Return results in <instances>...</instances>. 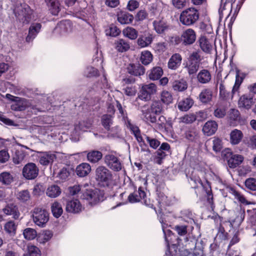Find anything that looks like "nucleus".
<instances>
[{"label": "nucleus", "mask_w": 256, "mask_h": 256, "mask_svg": "<svg viewBox=\"0 0 256 256\" xmlns=\"http://www.w3.org/2000/svg\"><path fill=\"white\" fill-rule=\"evenodd\" d=\"M163 232L169 252L172 256H203V251L200 248H195L192 252L187 249L178 250L177 246L172 242V237L174 236L172 232L170 230L164 229Z\"/></svg>", "instance_id": "f257e3e1"}, {"label": "nucleus", "mask_w": 256, "mask_h": 256, "mask_svg": "<svg viewBox=\"0 0 256 256\" xmlns=\"http://www.w3.org/2000/svg\"><path fill=\"white\" fill-rule=\"evenodd\" d=\"M14 12L16 20L22 24H28L32 20H34L32 10L25 3L17 4Z\"/></svg>", "instance_id": "f03ea898"}, {"label": "nucleus", "mask_w": 256, "mask_h": 256, "mask_svg": "<svg viewBox=\"0 0 256 256\" xmlns=\"http://www.w3.org/2000/svg\"><path fill=\"white\" fill-rule=\"evenodd\" d=\"M103 192L98 189L90 188L86 187L80 198L86 200L90 204L94 205L103 200Z\"/></svg>", "instance_id": "7ed1b4c3"}, {"label": "nucleus", "mask_w": 256, "mask_h": 256, "mask_svg": "<svg viewBox=\"0 0 256 256\" xmlns=\"http://www.w3.org/2000/svg\"><path fill=\"white\" fill-rule=\"evenodd\" d=\"M96 180L102 186H108L112 182L110 172L104 166H99L96 170Z\"/></svg>", "instance_id": "20e7f679"}, {"label": "nucleus", "mask_w": 256, "mask_h": 256, "mask_svg": "<svg viewBox=\"0 0 256 256\" xmlns=\"http://www.w3.org/2000/svg\"><path fill=\"white\" fill-rule=\"evenodd\" d=\"M198 12L193 8H190L184 10L180 15V22L184 25L190 26L194 24L198 19Z\"/></svg>", "instance_id": "39448f33"}, {"label": "nucleus", "mask_w": 256, "mask_h": 256, "mask_svg": "<svg viewBox=\"0 0 256 256\" xmlns=\"http://www.w3.org/2000/svg\"><path fill=\"white\" fill-rule=\"evenodd\" d=\"M32 216L34 224L41 228L45 226L49 220L48 213L46 210L40 208H34Z\"/></svg>", "instance_id": "423d86ee"}, {"label": "nucleus", "mask_w": 256, "mask_h": 256, "mask_svg": "<svg viewBox=\"0 0 256 256\" xmlns=\"http://www.w3.org/2000/svg\"><path fill=\"white\" fill-rule=\"evenodd\" d=\"M128 200L130 203L140 202L146 206H152L150 198H147L145 192L142 187L138 188V192L130 194L128 197Z\"/></svg>", "instance_id": "0eeeda50"}, {"label": "nucleus", "mask_w": 256, "mask_h": 256, "mask_svg": "<svg viewBox=\"0 0 256 256\" xmlns=\"http://www.w3.org/2000/svg\"><path fill=\"white\" fill-rule=\"evenodd\" d=\"M157 92V86L154 83L143 84L142 86L138 98L143 100L148 101L151 99L152 95Z\"/></svg>", "instance_id": "6e6552de"}, {"label": "nucleus", "mask_w": 256, "mask_h": 256, "mask_svg": "<svg viewBox=\"0 0 256 256\" xmlns=\"http://www.w3.org/2000/svg\"><path fill=\"white\" fill-rule=\"evenodd\" d=\"M200 62V58L198 52H194L190 56L186 66L190 75L196 74L198 70Z\"/></svg>", "instance_id": "1a4fd4ad"}, {"label": "nucleus", "mask_w": 256, "mask_h": 256, "mask_svg": "<svg viewBox=\"0 0 256 256\" xmlns=\"http://www.w3.org/2000/svg\"><path fill=\"white\" fill-rule=\"evenodd\" d=\"M38 168L33 162H28L26 164L22 170L23 176L28 180H32L36 178L38 176Z\"/></svg>", "instance_id": "9d476101"}, {"label": "nucleus", "mask_w": 256, "mask_h": 256, "mask_svg": "<svg viewBox=\"0 0 256 256\" xmlns=\"http://www.w3.org/2000/svg\"><path fill=\"white\" fill-rule=\"evenodd\" d=\"M224 157L227 160L230 168H235L243 161L244 158L240 154H233L230 150H226L223 152Z\"/></svg>", "instance_id": "9b49d317"}, {"label": "nucleus", "mask_w": 256, "mask_h": 256, "mask_svg": "<svg viewBox=\"0 0 256 256\" xmlns=\"http://www.w3.org/2000/svg\"><path fill=\"white\" fill-rule=\"evenodd\" d=\"M6 97L7 98L14 102V103L11 106V108L14 110H24L29 106V102L26 99L16 97L10 94H6Z\"/></svg>", "instance_id": "f8f14e48"}, {"label": "nucleus", "mask_w": 256, "mask_h": 256, "mask_svg": "<svg viewBox=\"0 0 256 256\" xmlns=\"http://www.w3.org/2000/svg\"><path fill=\"white\" fill-rule=\"evenodd\" d=\"M154 29L160 34H165L170 30V26L164 18H157L152 22Z\"/></svg>", "instance_id": "ddd939ff"}, {"label": "nucleus", "mask_w": 256, "mask_h": 256, "mask_svg": "<svg viewBox=\"0 0 256 256\" xmlns=\"http://www.w3.org/2000/svg\"><path fill=\"white\" fill-rule=\"evenodd\" d=\"M254 103V94L251 93L242 95L238 101L239 108H242L249 110Z\"/></svg>", "instance_id": "4468645a"}, {"label": "nucleus", "mask_w": 256, "mask_h": 256, "mask_svg": "<svg viewBox=\"0 0 256 256\" xmlns=\"http://www.w3.org/2000/svg\"><path fill=\"white\" fill-rule=\"evenodd\" d=\"M84 208L78 199L68 200L66 204V210L68 212L78 214L82 212Z\"/></svg>", "instance_id": "2eb2a0df"}, {"label": "nucleus", "mask_w": 256, "mask_h": 256, "mask_svg": "<svg viewBox=\"0 0 256 256\" xmlns=\"http://www.w3.org/2000/svg\"><path fill=\"white\" fill-rule=\"evenodd\" d=\"M196 40V34L192 28L184 30L181 35V40L184 45L192 44Z\"/></svg>", "instance_id": "dca6fc26"}, {"label": "nucleus", "mask_w": 256, "mask_h": 256, "mask_svg": "<svg viewBox=\"0 0 256 256\" xmlns=\"http://www.w3.org/2000/svg\"><path fill=\"white\" fill-rule=\"evenodd\" d=\"M105 162L110 168L114 171H119L122 169L120 162L118 158L114 155H106L105 157Z\"/></svg>", "instance_id": "f3484780"}, {"label": "nucleus", "mask_w": 256, "mask_h": 256, "mask_svg": "<svg viewBox=\"0 0 256 256\" xmlns=\"http://www.w3.org/2000/svg\"><path fill=\"white\" fill-rule=\"evenodd\" d=\"M90 126V124H86L84 122H80L78 124H76L72 131L71 136L72 138H74L76 140L77 137L82 132L86 131Z\"/></svg>", "instance_id": "a211bd4d"}, {"label": "nucleus", "mask_w": 256, "mask_h": 256, "mask_svg": "<svg viewBox=\"0 0 256 256\" xmlns=\"http://www.w3.org/2000/svg\"><path fill=\"white\" fill-rule=\"evenodd\" d=\"M41 28L42 25L40 23L32 24L29 28L28 34L26 37V42H32L40 32Z\"/></svg>", "instance_id": "6ab92c4d"}, {"label": "nucleus", "mask_w": 256, "mask_h": 256, "mask_svg": "<svg viewBox=\"0 0 256 256\" xmlns=\"http://www.w3.org/2000/svg\"><path fill=\"white\" fill-rule=\"evenodd\" d=\"M41 155L40 157V163L43 166H48L53 162L56 158V154L50 152H40Z\"/></svg>", "instance_id": "aec40b11"}, {"label": "nucleus", "mask_w": 256, "mask_h": 256, "mask_svg": "<svg viewBox=\"0 0 256 256\" xmlns=\"http://www.w3.org/2000/svg\"><path fill=\"white\" fill-rule=\"evenodd\" d=\"M118 21L122 24H126L131 23L133 20V16L126 12L119 11L117 14Z\"/></svg>", "instance_id": "412c9836"}, {"label": "nucleus", "mask_w": 256, "mask_h": 256, "mask_svg": "<svg viewBox=\"0 0 256 256\" xmlns=\"http://www.w3.org/2000/svg\"><path fill=\"white\" fill-rule=\"evenodd\" d=\"M154 37L152 34H146L140 36L137 40L138 46L141 48H145L150 45L153 41Z\"/></svg>", "instance_id": "4be33fe9"}, {"label": "nucleus", "mask_w": 256, "mask_h": 256, "mask_svg": "<svg viewBox=\"0 0 256 256\" xmlns=\"http://www.w3.org/2000/svg\"><path fill=\"white\" fill-rule=\"evenodd\" d=\"M197 80L202 84L208 83L212 79V75L210 71L206 69L200 70L196 76Z\"/></svg>", "instance_id": "5701e85b"}, {"label": "nucleus", "mask_w": 256, "mask_h": 256, "mask_svg": "<svg viewBox=\"0 0 256 256\" xmlns=\"http://www.w3.org/2000/svg\"><path fill=\"white\" fill-rule=\"evenodd\" d=\"M91 171V166L86 162H82L78 165L76 169V174L79 177L86 176Z\"/></svg>", "instance_id": "b1692460"}, {"label": "nucleus", "mask_w": 256, "mask_h": 256, "mask_svg": "<svg viewBox=\"0 0 256 256\" xmlns=\"http://www.w3.org/2000/svg\"><path fill=\"white\" fill-rule=\"evenodd\" d=\"M218 129V124L214 120H209L204 126L202 131L208 136L214 134Z\"/></svg>", "instance_id": "393cba45"}, {"label": "nucleus", "mask_w": 256, "mask_h": 256, "mask_svg": "<svg viewBox=\"0 0 256 256\" xmlns=\"http://www.w3.org/2000/svg\"><path fill=\"white\" fill-rule=\"evenodd\" d=\"M212 91L210 88H204L200 92L198 98L200 101L203 104L210 102L212 98Z\"/></svg>", "instance_id": "a878e982"}, {"label": "nucleus", "mask_w": 256, "mask_h": 256, "mask_svg": "<svg viewBox=\"0 0 256 256\" xmlns=\"http://www.w3.org/2000/svg\"><path fill=\"white\" fill-rule=\"evenodd\" d=\"M224 0H221L222 3L224 2ZM232 10V3L226 0L224 4H221L218 10V13L220 15V18L221 19L225 14L227 17L230 15V12Z\"/></svg>", "instance_id": "bb28decb"}, {"label": "nucleus", "mask_w": 256, "mask_h": 256, "mask_svg": "<svg viewBox=\"0 0 256 256\" xmlns=\"http://www.w3.org/2000/svg\"><path fill=\"white\" fill-rule=\"evenodd\" d=\"M127 70L129 74L136 76L143 75L145 72L144 66L140 64H130Z\"/></svg>", "instance_id": "cd10ccee"}, {"label": "nucleus", "mask_w": 256, "mask_h": 256, "mask_svg": "<svg viewBox=\"0 0 256 256\" xmlns=\"http://www.w3.org/2000/svg\"><path fill=\"white\" fill-rule=\"evenodd\" d=\"M200 48L205 52L210 53L212 50L213 46L212 43L204 36H201L199 40Z\"/></svg>", "instance_id": "c85d7f7f"}, {"label": "nucleus", "mask_w": 256, "mask_h": 256, "mask_svg": "<svg viewBox=\"0 0 256 256\" xmlns=\"http://www.w3.org/2000/svg\"><path fill=\"white\" fill-rule=\"evenodd\" d=\"M3 212L6 215H12L14 219H18L20 215L17 206L14 204H8L3 208Z\"/></svg>", "instance_id": "c756f323"}, {"label": "nucleus", "mask_w": 256, "mask_h": 256, "mask_svg": "<svg viewBox=\"0 0 256 256\" xmlns=\"http://www.w3.org/2000/svg\"><path fill=\"white\" fill-rule=\"evenodd\" d=\"M230 142L233 145L238 144L243 138V134L238 129L232 130L230 133Z\"/></svg>", "instance_id": "7c9ffc66"}, {"label": "nucleus", "mask_w": 256, "mask_h": 256, "mask_svg": "<svg viewBox=\"0 0 256 256\" xmlns=\"http://www.w3.org/2000/svg\"><path fill=\"white\" fill-rule=\"evenodd\" d=\"M182 58L181 56L178 54H173L170 58L168 62V68L172 70H176L180 64Z\"/></svg>", "instance_id": "2f4dec72"}, {"label": "nucleus", "mask_w": 256, "mask_h": 256, "mask_svg": "<svg viewBox=\"0 0 256 256\" xmlns=\"http://www.w3.org/2000/svg\"><path fill=\"white\" fill-rule=\"evenodd\" d=\"M49 10L51 14L53 15L56 16L58 14L60 10V3L58 0H45Z\"/></svg>", "instance_id": "473e14b6"}, {"label": "nucleus", "mask_w": 256, "mask_h": 256, "mask_svg": "<svg viewBox=\"0 0 256 256\" xmlns=\"http://www.w3.org/2000/svg\"><path fill=\"white\" fill-rule=\"evenodd\" d=\"M56 32H60L61 34H64L71 31V24L69 20H64L59 23L56 28Z\"/></svg>", "instance_id": "72a5a7b5"}, {"label": "nucleus", "mask_w": 256, "mask_h": 256, "mask_svg": "<svg viewBox=\"0 0 256 256\" xmlns=\"http://www.w3.org/2000/svg\"><path fill=\"white\" fill-rule=\"evenodd\" d=\"M61 189L57 185L52 184L48 186L46 190V194L51 198L58 197L61 194Z\"/></svg>", "instance_id": "f704fd0d"}, {"label": "nucleus", "mask_w": 256, "mask_h": 256, "mask_svg": "<svg viewBox=\"0 0 256 256\" xmlns=\"http://www.w3.org/2000/svg\"><path fill=\"white\" fill-rule=\"evenodd\" d=\"M142 118L148 124L156 123V118L155 116L152 114V112H150L148 109L142 110Z\"/></svg>", "instance_id": "c9c22d12"}, {"label": "nucleus", "mask_w": 256, "mask_h": 256, "mask_svg": "<svg viewBox=\"0 0 256 256\" xmlns=\"http://www.w3.org/2000/svg\"><path fill=\"white\" fill-rule=\"evenodd\" d=\"M160 100L164 104L168 105L173 102L172 94L166 90H163L160 95Z\"/></svg>", "instance_id": "e433bc0d"}, {"label": "nucleus", "mask_w": 256, "mask_h": 256, "mask_svg": "<svg viewBox=\"0 0 256 256\" xmlns=\"http://www.w3.org/2000/svg\"><path fill=\"white\" fill-rule=\"evenodd\" d=\"M115 48L119 52H124L128 50L130 45L128 42L123 39H119L114 42Z\"/></svg>", "instance_id": "4c0bfd02"}, {"label": "nucleus", "mask_w": 256, "mask_h": 256, "mask_svg": "<svg viewBox=\"0 0 256 256\" xmlns=\"http://www.w3.org/2000/svg\"><path fill=\"white\" fill-rule=\"evenodd\" d=\"M50 208L53 216L56 218L60 217L63 213L62 206L61 204L58 201H54L52 203Z\"/></svg>", "instance_id": "58836bf2"}, {"label": "nucleus", "mask_w": 256, "mask_h": 256, "mask_svg": "<svg viewBox=\"0 0 256 256\" xmlns=\"http://www.w3.org/2000/svg\"><path fill=\"white\" fill-rule=\"evenodd\" d=\"M13 181L14 176L10 172H4L0 174V182L2 184L9 186Z\"/></svg>", "instance_id": "ea45409f"}, {"label": "nucleus", "mask_w": 256, "mask_h": 256, "mask_svg": "<svg viewBox=\"0 0 256 256\" xmlns=\"http://www.w3.org/2000/svg\"><path fill=\"white\" fill-rule=\"evenodd\" d=\"M122 34L125 36L130 40H135L138 36V31L134 28L130 26H128L124 28L122 30Z\"/></svg>", "instance_id": "a19ab883"}, {"label": "nucleus", "mask_w": 256, "mask_h": 256, "mask_svg": "<svg viewBox=\"0 0 256 256\" xmlns=\"http://www.w3.org/2000/svg\"><path fill=\"white\" fill-rule=\"evenodd\" d=\"M102 154L98 150H92L87 154L88 160L92 163L98 162L102 158Z\"/></svg>", "instance_id": "79ce46f5"}, {"label": "nucleus", "mask_w": 256, "mask_h": 256, "mask_svg": "<svg viewBox=\"0 0 256 256\" xmlns=\"http://www.w3.org/2000/svg\"><path fill=\"white\" fill-rule=\"evenodd\" d=\"M162 69L160 66L153 68L148 74L149 78L153 80H158L162 75Z\"/></svg>", "instance_id": "37998d69"}, {"label": "nucleus", "mask_w": 256, "mask_h": 256, "mask_svg": "<svg viewBox=\"0 0 256 256\" xmlns=\"http://www.w3.org/2000/svg\"><path fill=\"white\" fill-rule=\"evenodd\" d=\"M52 232L50 230H44L40 234L37 238L38 241L41 244H44L50 240L52 237Z\"/></svg>", "instance_id": "c03bdc74"}, {"label": "nucleus", "mask_w": 256, "mask_h": 256, "mask_svg": "<svg viewBox=\"0 0 256 256\" xmlns=\"http://www.w3.org/2000/svg\"><path fill=\"white\" fill-rule=\"evenodd\" d=\"M17 226L14 222L10 220L7 222L4 226V230L10 236H14L16 234Z\"/></svg>", "instance_id": "a18cd8bd"}, {"label": "nucleus", "mask_w": 256, "mask_h": 256, "mask_svg": "<svg viewBox=\"0 0 256 256\" xmlns=\"http://www.w3.org/2000/svg\"><path fill=\"white\" fill-rule=\"evenodd\" d=\"M24 256H40V251L38 247L30 245L27 246L26 251L24 254Z\"/></svg>", "instance_id": "49530a36"}, {"label": "nucleus", "mask_w": 256, "mask_h": 256, "mask_svg": "<svg viewBox=\"0 0 256 256\" xmlns=\"http://www.w3.org/2000/svg\"><path fill=\"white\" fill-rule=\"evenodd\" d=\"M192 100L191 98H186L179 102L178 104V108L182 111H186L192 107Z\"/></svg>", "instance_id": "de8ad7c7"}, {"label": "nucleus", "mask_w": 256, "mask_h": 256, "mask_svg": "<svg viewBox=\"0 0 256 256\" xmlns=\"http://www.w3.org/2000/svg\"><path fill=\"white\" fill-rule=\"evenodd\" d=\"M112 123V116L111 114H104L102 116V124L106 130H109Z\"/></svg>", "instance_id": "09e8293b"}, {"label": "nucleus", "mask_w": 256, "mask_h": 256, "mask_svg": "<svg viewBox=\"0 0 256 256\" xmlns=\"http://www.w3.org/2000/svg\"><path fill=\"white\" fill-rule=\"evenodd\" d=\"M24 237L27 240H32L37 236L36 230L32 228H25L23 231Z\"/></svg>", "instance_id": "8fccbe9b"}, {"label": "nucleus", "mask_w": 256, "mask_h": 256, "mask_svg": "<svg viewBox=\"0 0 256 256\" xmlns=\"http://www.w3.org/2000/svg\"><path fill=\"white\" fill-rule=\"evenodd\" d=\"M188 85L186 81L183 80H176L173 82L172 88L174 90L182 92L187 88Z\"/></svg>", "instance_id": "3c124183"}, {"label": "nucleus", "mask_w": 256, "mask_h": 256, "mask_svg": "<svg viewBox=\"0 0 256 256\" xmlns=\"http://www.w3.org/2000/svg\"><path fill=\"white\" fill-rule=\"evenodd\" d=\"M140 60L142 64L148 65L152 61V55L149 51H144L141 54Z\"/></svg>", "instance_id": "603ef678"}, {"label": "nucleus", "mask_w": 256, "mask_h": 256, "mask_svg": "<svg viewBox=\"0 0 256 256\" xmlns=\"http://www.w3.org/2000/svg\"><path fill=\"white\" fill-rule=\"evenodd\" d=\"M17 198L22 202H26L30 198V194L28 190H22L18 192Z\"/></svg>", "instance_id": "864d4df0"}, {"label": "nucleus", "mask_w": 256, "mask_h": 256, "mask_svg": "<svg viewBox=\"0 0 256 256\" xmlns=\"http://www.w3.org/2000/svg\"><path fill=\"white\" fill-rule=\"evenodd\" d=\"M163 108L160 102L155 100L153 102L150 106L152 112L155 114H160L162 111Z\"/></svg>", "instance_id": "5fc2aeb1"}, {"label": "nucleus", "mask_w": 256, "mask_h": 256, "mask_svg": "<svg viewBox=\"0 0 256 256\" xmlns=\"http://www.w3.org/2000/svg\"><path fill=\"white\" fill-rule=\"evenodd\" d=\"M86 185L84 186H80L76 184L72 186H70L68 188L69 192L70 194L72 196H74L78 194L79 192L82 193V194L84 192V188H86Z\"/></svg>", "instance_id": "6e6d98bb"}, {"label": "nucleus", "mask_w": 256, "mask_h": 256, "mask_svg": "<svg viewBox=\"0 0 256 256\" xmlns=\"http://www.w3.org/2000/svg\"><path fill=\"white\" fill-rule=\"evenodd\" d=\"M232 194L234 196V198L240 202L244 204H250L242 194L235 190H232Z\"/></svg>", "instance_id": "4d7b16f0"}, {"label": "nucleus", "mask_w": 256, "mask_h": 256, "mask_svg": "<svg viewBox=\"0 0 256 256\" xmlns=\"http://www.w3.org/2000/svg\"><path fill=\"white\" fill-rule=\"evenodd\" d=\"M196 119V116L194 114H188L179 118L180 122L190 124Z\"/></svg>", "instance_id": "13d9d810"}, {"label": "nucleus", "mask_w": 256, "mask_h": 256, "mask_svg": "<svg viewBox=\"0 0 256 256\" xmlns=\"http://www.w3.org/2000/svg\"><path fill=\"white\" fill-rule=\"evenodd\" d=\"M220 96L224 100L231 99V94L226 90L222 84H220Z\"/></svg>", "instance_id": "bf43d9fd"}, {"label": "nucleus", "mask_w": 256, "mask_h": 256, "mask_svg": "<svg viewBox=\"0 0 256 256\" xmlns=\"http://www.w3.org/2000/svg\"><path fill=\"white\" fill-rule=\"evenodd\" d=\"M212 150L216 152H219L222 148V140L217 138H214L212 141Z\"/></svg>", "instance_id": "052dcab7"}, {"label": "nucleus", "mask_w": 256, "mask_h": 256, "mask_svg": "<svg viewBox=\"0 0 256 256\" xmlns=\"http://www.w3.org/2000/svg\"><path fill=\"white\" fill-rule=\"evenodd\" d=\"M245 186L250 190L253 191L256 190V179L254 178L246 179L245 182Z\"/></svg>", "instance_id": "680f3d73"}, {"label": "nucleus", "mask_w": 256, "mask_h": 256, "mask_svg": "<svg viewBox=\"0 0 256 256\" xmlns=\"http://www.w3.org/2000/svg\"><path fill=\"white\" fill-rule=\"evenodd\" d=\"M24 157L25 156L23 152L19 151L16 152L12 158L13 162L16 164H20L24 160Z\"/></svg>", "instance_id": "e2e57ef3"}, {"label": "nucleus", "mask_w": 256, "mask_h": 256, "mask_svg": "<svg viewBox=\"0 0 256 256\" xmlns=\"http://www.w3.org/2000/svg\"><path fill=\"white\" fill-rule=\"evenodd\" d=\"M84 74L86 77H92L98 75V71L97 69L92 66H88L85 70Z\"/></svg>", "instance_id": "0e129e2a"}, {"label": "nucleus", "mask_w": 256, "mask_h": 256, "mask_svg": "<svg viewBox=\"0 0 256 256\" xmlns=\"http://www.w3.org/2000/svg\"><path fill=\"white\" fill-rule=\"evenodd\" d=\"M158 200L160 204L162 205H169L170 204L169 198L163 193L158 194Z\"/></svg>", "instance_id": "69168bd1"}, {"label": "nucleus", "mask_w": 256, "mask_h": 256, "mask_svg": "<svg viewBox=\"0 0 256 256\" xmlns=\"http://www.w3.org/2000/svg\"><path fill=\"white\" fill-rule=\"evenodd\" d=\"M146 138L150 146L154 149H156L160 145V142L156 138H151L147 136L146 137Z\"/></svg>", "instance_id": "338daca9"}, {"label": "nucleus", "mask_w": 256, "mask_h": 256, "mask_svg": "<svg viewBox=\"0 0 256 256\" xmlns=\"http://www.w3.org/2000/svg\"><path fill=\"white\" fill-rule=\"evenodd\" d=\"M226 114V110L224 108H218L214 112V116L217 118H222Z\"/></svg>", "instance_id": "774afa93"}]
</instances>
